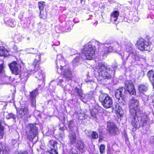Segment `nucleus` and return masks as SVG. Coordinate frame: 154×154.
<instances>
[{
	"label": "nucleus",
	"instance_id": "f257e3e1",
	"mask_svg": "<svg viewBox=\"0 0 154 154\" xmlns=\"http://www.w3.org/2000/svg\"><path fill=\"white\" fill-rule=\"evenodd\" d=\"M97 69L99 76L104 79H109L111 77L112 71L101 63H98Z\"/></svg>",
	"mask_w": 154,
	"mask_h": 154
},
{
	"label": "nucleus",
	"instance_id": "f03ea898",
	"mask_svg": "<svg viewBox=\"0 0 154 154\" xmlns=\"http://www.w3.org/2000/svg\"><path fill=\"white\" fill-rule=\"evenodd\" d=\"M99 100L104 108L107 109L112 107V100L108 94L106 93L101 94L99 96Z\"/></svg>",
	"mask_w": 154,
	"mask_h": 154
},
{
	"label": "nucleus",
	"instance_id": "7ed1b4c3",
	"mask_svg": "<svg viewBox=\"0 0 154 154\" xmlns=\"http://www.w3.org/2000/svg\"><path fill=\"white\" fill-rule=\"evenodd\" d=\"M139 101L137 99L132 97L130 100L129 106L130 112L132 115L134 116L137 112H139Z\"/></svg>",
	"mask_w": 154,
	"mask_h": 154
},
{
	"label": "nucleus",
	"instance_id": "20e7f679",
	"mask_svg": "<svg viewBox=\"0 0 154 154\" xmlns=\"http://www.w3.org/2000/svg\"><path fill=\"white\" fill-rule=\"evenodd\" d=\"M35 124H30L27 127L28 131H27V138L30 141L32 140L38 134V127L35 126Z\"/></svg>",
	"mask_w": 154,
	"mask_h": 154
},
{
	"label": "nucleus",
	"instance_id": "39448f33",
	"mask_svg": "<svg viewBox=\"0 0 154 154\" xmlns=\"http://www.w3.org/2000/svg\"><path fill=\"white\" fill-rule=\"evenodd\" d=\"M83 53L87 59L91 60L94 54V51L91 45L87 44L85 46Z\"/></svg>",
	"mask_w": 154,
	"mask_h": 154
},
{
	"label": "nucleus",
	"instance_id": "423d86ee",
	"mask_svg": "<svg viewBox=\"0 0 154 154\" xmlns=\"http://www.w3.org/2000/svg\"><path fill=\"white\" fill-rule=\"evenodd\" d=\"M57 145V143L54 140H52L49 141L47 149L50 154H58Z\"/></svg>",
	"mask_w": 154,
	"mask_h": 154
},
{
	"label": "nucleus",
	"instance_id": "0eeeda50",
	"mask_svg": "<svg viewBox=\"0 0 154 154\" xmlns=\"http://www.w3.org/2000/svg\"><path fill=\"white\" fill-rule=\"evenodd\" d=\"M134 116H136L138 120L140 121L143 126H146L149 120L148 116L145 114L141 113L139 112H137Z\"/></svg>",
	"mask_w": 154,
	"mask_h": 154
},
{
	"label": "nucleus",
	"instance_id": "6e6552de",
	"mask_svg": "<svg viewBox=\"0 0 154 154\" xmlns=\"http://www.w3.org/2000/svg\"><path fill=\"white\" fill-rule=\"evenodd\" d=\"M12 73L15 75H18L20 72V67L15 61H14L9 65Z\"/></svg>",
	"mask_w": 154,
	"mask_h": 154
},
{
	"label": "nucleus",
	"instance_id": "1a4fd4ad",
	"mask_svg": "<svg viewBox=\"0 0 154 154\" xmlns=\"http://www.w3.org/2000/svg\"><path fill=\"white\" fill-rule=\"evenodd\" d=\"M131 94L133 95L136 93L134 86L131 81H127L125 83V88H124Z\"/></svg>",
	"mask_w": 154,
	"mask_h": 154
},
{
	"label": "nucleus",
	"instance_id": "9d476101",
	"mask_svg": "<svg viewBox=\"0 0 154 154\" xmlns=\"http://www.w3.org/2000/svg\"><path fill=\"white\" fill-rule=\"evenodd\" d=\"M149 45V43L145 41L143 39L139 40L137 42V47L139 49L142 51L147 50V47Z\"/></svg>",
	"mask_w": 154,
	"mask_h": 154
},
{
	"label": "nucleus",
	"instance_id": "9b49d317",
	"mask_svg": "<svg viewBox=\"0 0 154 154\" xmlns=\"http://www.w3.org/2000/svg\"><path fill=\"white\" fill-rule=\"evenodd\" d=\"M60 69L62 71L61 73L68 80H70L72 77V75L71 71L70 69L66 66L62 67Z\"/></svg>",
	"mask_w": 154,
	"mask_h": 154
},
{
	"label": "nucleus",
	"instance_id": "f8f14e48",
	"mask_svg": "<svg viewBox=\"0 0 154 154\" xmlns=\"http://www.w3.org/2000/svg\"><path fill=\"white\" fill-rule=\"evenodd\" d=\"M17 110V116L20 118H25L28 112L27 108L24 106H21Z\"/></svg>",
	"mask_w": 154,
	"mask_h": 154
},
{
	"label": "nucleus",
	"instance_id": "ddd939ff",
	"mask_svg": "<svg viewBox=\"0 0 154 154\" xmlns=\"http://www.w3.org/2000/svg\"><path fill=\"white\" fill-rule=\"evenodd\" d=\"M107 129L108 132L112 134H115L117 130L116 125L111 121L107 122Z\"/></svg>",
	"mask_w": 154,
	"mask_h": 154
},
{
	"label": "nucleus",
	"instance_id": "4468645a",
	"mask_svg": "<svg viewBox=\"0 0 154 154\" xmlns=\"http://www.w3.org/2000/svg\"><path fill=\"white\" fill-rule=\"evenodd\" d=\"M125 93V89L121 88L115 91V97L117 99L123 96Z\"/></svg>",
	"mask_w": 154,
	"mask_h": 154
},
{
	"label": "nucleus",
	"instance_id": "2eb2a0df",
	"mask_svg": "<svg viewBox=\"0 0 154 154\" xmlns=\"http://www.w3.org/2000/svg\"><path fill=\"white\" fill-rule=\"evenodd\" d=\"M112 109L116 111L117 113L119 114L120 115L121 117L122 116V109L121 107H120L119 105L116 103L113 106H112Z\"/></svg>",
	"mask_w": 154,
	"mask_h": 154
},
{
	"label": "nucleus",
	"instance_id": "dca6fc26",
	"mask_svg": "<svg viewBox=\"0 0 154 154\" xmlns=\"http://www.w3.org/2000/svg\"><path fill=\"white\" fill-rule=\"evenodd\" d=\"M69 141L71 145L73 144L76 141V136L75 133L72 132L69 136Z\"/></svg>",
	"mask_w": 154,
	"mask_h": 154
},
{
	"label": "nucleus",
	"instance_id": "f3484780",
	"mask_svg": "<svg viewBox=\"0 0 154 154\" xmlns=\"http://www.w3.org/2000/svg\"><path fill=\"white\" fill-rule=\"evenodd\" d=\"M38 89H36L32 92H30V99L31 100L33 105L35 102V98L38 93Z\"/></svg>",
	"mask_w": 154,
	"mask_h": 154
},
{
	"label": "nucleus",
	"instance_id": "a211bd4d",
	"mask_svg": "<svg viewBox=\"0 0 154 154\" xmlns=\"http://www.w3.org/2000/svg\"><path fill=\"white\" fill-rule=\"evenodd\" d=\"M132 125L135 128H139L140 126H143L140 122V121L138 120V118L137 119L136 118L133 120L132 122Z\"/></svg>",
	"mask_w": 154,
	"mask_h": 154
},
{
	"label": "nucleus",
	"instance_id": "6ab92c4d",
	"mask_svg": "<svg viewBox=\"0 0 154 154\" xmlns=\"http://www.w3.org/2000/svg\"><path fill=\"white\" fill-rule=\"evenodd\" d=\"M119 15V12L118 11H115L113 12L111 14L110 18L111 21L114 22H116L117 20Z\"/></svg>",
	"mask_w": 154,
	"mask_h": 154
},
{
	"label": "nucleus",
	"instance_id": "aec40b11",
	"mask_svg": "<svg viewBox=\"0 0 154 154\" xmlns=\"http://www.w3.org/2000/svg\"><path fill=\"white\" fill-rule=\"evenodd\" d=\"M45 5V3L44 2H39V9L41 10L40 15L41 18H43L45 15V12L43 10Z\"/></svg>",
	"mask_w": 154,
	"mask_h": 154
},
{
	"label": "nucleus",
	"instance_id": "412c9836",
	"mask_svg": "<svg viewBox=\"0 0 154 154\" xmlns=\"http://www.w3.org/2000/svg\"><path fill=\"white\" fill-rule=\"evenodd\" d=\"M8 51L3 47H0V56L5 57L8 55Z\"/></svg>",
	"mask_w": 154,
	"mask_h": 154
},
{
	"label": "nucleus",
	"instance_id": "4be33fe9",
	"mask_svg": "<svg viewBox=\"0 0 154 154\" xmlns=\"http://www.w3.org/2000/svg\"><path fill=\"white\" fill-rule=\"evenodd\" d=\"M138 90L140 92L142 93L147 90V87L143 85H140L138 87Z\"/></svg>",
	"mask_w": 154,
	"mask_h": 154
},
{
	"label": "nucleus",
	"instance_id": "5701e85b",
	"mask_svg": "<svg viewBox=\"0 0 154 154\" xmlns=\"http://www.w3.org/2000/svg\"><path fill=\"white\" fill-rule=\"evenodd\" d=\"M80 61L79 57H76L72 61L73 65L74 66H77L79 63Z\"/></svg>",
	"mask_w": 154,
	"mask_h": 154
},
{
	"label": "nucleus",
	"instance_id": "b1692460",
	"mask_svg": "<svg viewBox=\"0 0 154 154\" xmlns=\"http://www.w3.org/2000/svg\"><path fill=\"white\" fill-rule=\"evenodd\" d=\"M118 99V102L121 105L124 106L126 104L125 99L123 96Z\"/></svg>",
	"mask_w": 154,
	"mask_h": 154
},
{
	"label": "nucleus",
	"instance_id": "393cba45",
	"mask_svg": "<svg viewBox=\"0 0 154 154\" xmlns=\"http://www.w3.org/2000/svg\"><path fill=\"white\" fill-rule=\"evenodd\" d=\"M74 92L77 93L79 96L82 97V91L81 89H79L77 87H75L74 90Z\"/></svg>",
	"mask_w": 154,
	"mask_h": 154
},
{
	"label": "nucleus",
	"instance_id": "a878e982",
	"mask_svg": "<svg viewBox=\"0 0 154 154\" xmlns=\"http://www.w3.org/2000/svg\"><path fill=\"white\" fill-rule=\"evenodd\" d=\"M8 26L12 27H14L15 25V22L14 20H9L8 21Z\"/></svg>",
	"mask_w": 154,
	"mask_h": 154
},
{
	"label": "nucleus",
	"instance_id": "bb28decb",
	"mask_svg": "<svg viewBox=\"0 0 154 154\" xmlns=\"http://www.w3.org/2000/svg\"><path fill=\"white\" fill-rule=\"evenodd\" d=\"M7 150V147L6 144L2 143H0V154H1V151H6Z\"/></svg>",
	"mask_w": 154,
	"mask_h": 154
},
{
	"label": "nucleus",
	"instance_id": "cd10ccee",
	"mask_svg": "<svg viewBox=\"0 0 154 154\" xmlns=\"http://www.w3.org/2000/svg\"><path fill=\"white\" fill-rule=\"evenodd\" d=\"M13 40L15 42L18 43L21 41L20 36L18 35H15L14 38Z\"/></svg>",
	"mask_w": 154,
	"mask_h": 154
},
{
	"label": "nucleus",
	"instance_id": "c85d7f7f",
	"mask_svg": "<svg viewBox=\"0 0 154 154\" xmlns=\"http://www.w3.org/2000/svg\"><path fill=\"white\" fill-rule=\"evenodd\" d=\"M117 48H116V47H113L112 46H109L108 47H106V50L108 51V53L112 51H113L115 49L117 50Z\"/></svg>",
	"mask_w": 154,
	"mask_h": 154
},
{
	"label": "nucleus",
	"instance_id": "c756f323",
	"mask_svg": "<svg viewBox=\"0 0 154 154\" xmlns=\"http://www.w3.org/2000/svg\"><path fill=\"white\" fill-rule=\"evenodd\" d=\"M77 146L80 151L83 150L84 148V144L82 142H80L79 144H78Z\"/></svg>",
	"mask_w": 154,
	"mask_h": 154
},
{
	"label": "nucleus",
	"instance_id": "7c9ffc66",
	"mask_svg": "<svg viewBox=\"0 0 154 154\" xmlns=\"http://www.w3.org/2000/svg\"><path fill=\"white\" fill-rule=\"evenodd\" d=\"M6 118L8 119H9L11 118L14 119L15 118V116L13 114L11 113L8 114Z\"/></svg>",
	"mask_w": 154,
	"mask_h": 154
},
{
	"label": "nucleus",
	"instance_id": "2f4dec72",
	"mask_svg": "<svg viewBox=\"0 0 154 154\" xmlns=\"http://www.w3.org/2000/svg\"><path fill=\"white\" fill-rule=\"evenodd\" d=\"M91 137L93 139H96L98 137V133L97 132L93 131L91 134Z\"/></svg>",
	"mask_w": 154,
	"mask_h": 154
},
{
	"label": "nucleus",
	"instance_id": "473e14b6",
	"mask_svg": "<svg viewBox=\"0 0 154 154\" xmlns=\"http://www.w3.org/2000/svg\"><path fill=\"white\" fill-rule=\"evenodd\" d=\"M105 146L103 144H101L100 148V152L101 153H103L105 152L104 150Z\"/></svg>",
	"mask_w": 154,
	"mask_h": 154
},
{
	"label": "nucleus",
	"instance_id": "72a5a7b5",
	"mask_svg": "<svg viewBox=\"0 0 154 154\" xmlns=\"http://www.w3.org/2000/svg\"><path fill=\"white\" fill-rule=\"evenodd\" d=\"M107 154H116V152L113 150L108 149L107 152Z\"/></svg>",
	"mask_w": 154,
	"mask_h": 154
},
{
	"label": "nucleus",
	"instance_id": "f704fd0d",
	"mask_svg": "<svg viewBox=\"0 0 154 154\" xmlns=\"http://www.w3.org/2000/svg\"><path fill=\"white\" fill-rule=\"evenodd\" d=\"M4 128L2 126L0 127V135L3 137L4 133Z\"/></svg>",
	"mask_w": 154,
	"mask_h": 154
},
{
	"label": "nucleus",
	"instance_id": "c9c22d12",
	"mask_svg": "<svg viewBox=\"0 0 154 154\" xmlns=\"http://www.w3.org/2000/svg\"><path fill=\"white\" fill-rule=\"evenodd\" d=\"M91 116L92 117V119L95 118L96 117V113L94 112H91Z\"/></svg>",
	"mask_w": 154,
	"mask_h": 154
},
{
	"label": "nucleus",
	"instance_id": "e433bc0d",
	"mask_svg": "<svg viewBox=\"0 0 154 154\" xmlns=\"http://www.w3.org/2000/svg\"><path fill=\"white\" fill-rule=\"evenodd\" d=\"M4 66L3 64L0 65V72L2 73L3 71Z\"/></svg>",
	"mask_w": 154,
	"mask_h": 154
},
{
	"label": "nucleus",
	"instance_id": "4c0bfd02",
	"mask_svg": "<svg viewBox=\"0 0 154 154\" xmlns=\"http://www.w3.org/2000/svg\"><path fill=\"white\" fill-rule=\"evenodd\" d=\"M17 139L13 140L12 139V143L13 144H14L16 143L17 142Z\"/></svg>",
	"mask_w": 154,
	"mask_h": 154
},
{
	"label": "nucleus",
	"instance_id": "58836bf2",
	"mask_svg": "<svg viewBox=\"0 0 154 154\" xmlns=\"http://www.w3.org/2000/svg\"><path fill=\"white\" fill-rule=\"evenodd\" d=\"M18 154H27V153L26 151H20V152Z\"/></svg>",
	"mask_w": 154,
	"mask_h": 154
},
{
	"label": "nucleus",
	"instance_id": "ea45409f",
	"mask_svg": "<svg viewBox=\"0 0 154 154\" xmlns=\"http://www.w3.org/2000/svg\"><path fill=\"white\" fill-rule=\"evenodd\" d=\"M44 145V143L43 146H41V147H40L41 149H44V148H45Z\"/></svg>",
	"mask_w": 154,
	"mask_h": 154
},
{
	"label": "nucleus",
	"instance_id": "a19ab883",
	"mask_svg": "<svg viewBox=\"0 0 154 154\" xmlns=\"http://www.w3.org/2000/svg\"><path fill=\"white\" fill-rule=\"evenodd\" d=\"M60 82L61 83L62 82H63V80L62 79H60Z\"/></svg>",
	"mask_w": 154,
	"mask_h": 154
},
{
	"label": "nucleus",
	"instance_id": "79ce46f5",
	"mask_svg": "<svg viewBox=\"0 0 154 154\" xmlns=\"http://www.w3.org/2000/svg\"><path fill=\"white\" fill-rule=\"evenodd\" d=\"M2 126L1 122L0 121V127Z\"/></svg>",
	"mask_w": 154,
	"mask_h": 154
},
{
	"label": "nucleus",
	"instance_id": "37998d69",
	"mask_svg": "<svg viewBox=\"0 0 154 154\" xmlns=\"http://www.w3.org/2000/svg\"><path fill=\"white\" fill-rule=\"evenodd\" d=\"M83 1V0H81V3H82V2Z\"/></svg>",
	"mask_w": 154,
	"mask_h": 154
},
{
	"label": "nucleus",
	"instance_id": "c03bdc74",
	"mask_svg": "<svg viewBox=\"0 0 154 154\" xmlns=\"http://www.w3.org/2000/svg\"><path fill=\"white\" fill-rule=\"evenodd\" d=\"M116 44H117V45H118V46H119V45L118 43H116Z\"/></svg>",
	"mask_w": 154,
	"mask_h": 154
},
{
	"label": "nucleus",
	"instance_id": "a18cd8bd",
	"mask_svg": "<svg viewBox=\"0 0 154 154\" xmlns=\"http://www.w3.org/2000/svg\"><path fill=\"white\" fill-rule=\"evenodd\" d=\"M27 39H28V40H29V39H30V38L28 37V38H27Z\"/></svg>",
	"mask_w": 154,
	"mask_h": 154
},
{
	"label": "nucleus",
	"instance_id": "49530a36",
	"mask_svg": "<svg viewBox=\"0 0 154 154\" xmlns=\"http://www.w3.org/2000/svg\"><path fill=\"white\" fill-rule=\"evenodd\" d=\"M41 154H45V152L43 153H42Z\"/></svg>",
	"mask_w": 154,
	"mask_h": 154
}]
</instances>
